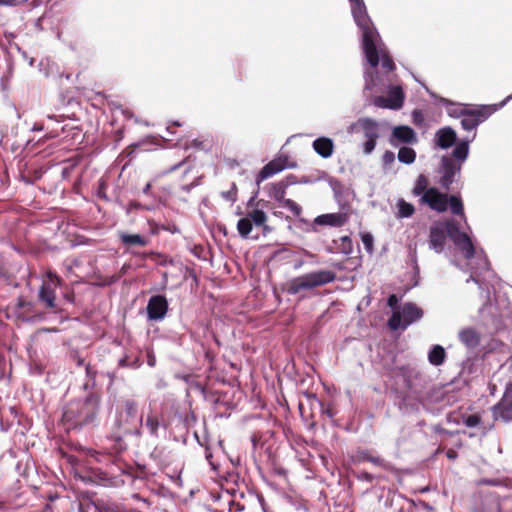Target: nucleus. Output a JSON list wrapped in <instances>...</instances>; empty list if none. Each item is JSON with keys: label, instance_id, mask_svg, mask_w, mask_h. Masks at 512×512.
Listing matches in <instances>:
<instances>
[{"label": "nucleus", "instance_id": "obj_60", "mask_svg": "<svg viewBox=\"0 0 512 512\" xmlns=\"http://www.w3.org/2000/svg\"><path fill=\"white\" fill-rule=\"evenodd\" d=\"M191 186H192V185H190V186H184L183 188H184L186 191H189V190H190V188H191Z\"/></svg>", "mask_w": 512, "mask_h": 512}, {"label": "nucleus", "instance_id": "obj_15", "mask_svg": "<svg viewBox=\"0 0 512 512\" xmlns=\"http://www.w3.org/2000/svg\"><path fill=\"white\" fill-rule=\"evenodd\" d=\"M493 414L496 420L501 419L506 423L512 421V383L507 385L501 401L494 406Z\"/></svg>", "mask_w": 512, "mask_h": 512}, {"label": "nucleus", "instance_id": "obj_36", "mask_svg": "<svg viewBox=\"0 0 512 512\" xmlns=\"http://www.w3.org/2000/svg\"><path fill=\"white\" fill-rule=\"evenodd\" d=\"M464 424L470 428L476 427L480 424V417L476 414L469 415L465 418Z\"/></svg>", "mask_w": 512, "mask_h": 512}, {"label": "nucleus", "instance_id": "obj_35", "mask_svg": "<svg viewBox=\"0 0 512 512\" xmlns=\"http://www.w3.org/2000/svg\"><path fill=\"white\" fill-rule=\"evenodd\" d=\"M236 194H237V187H236V184L233 183L231 186V189L228 191L222 192L221 196L228 201L235 202Z\"/></svg>", "mask_w": 512, "mask_h": 512}, {"label": "nucleus", "instance_id": "obj_52", "mask_svg": "<svg viewBox=\"0 0 512 512\" xmlns=\"http://www.w3.org/2000/svg\"><path fill=\"white\" fill-rule=\"evenodd\" d=\"M33 131H41L43 130V126L42 125H34V127L32 128Z\"/></svg>", "mask_w": 512, "mask_h": 512}, {"label": "nucleus", "instance_id": "obj_51", "mask_svg": "<svg viewBox=\"0 0 512 512\" xmlns=\"http://www.w3.org/2000/svg\"><path fill=\"white\" fill-rule=\"evenodd\" d=\"M511 99H512V94L509 95L505 100H503V102L500 104V107H503Z\"/></svg>", "mask_w": 512, "mask_h": 512}, {"label": "nucleus", "instance_id": "obj_1", "mask_svg": "<svg viewBox=\"0 0 512 512\" xmlns=\"http://www.w3.org/2000/svg\"><path fill=\"white\" fill-rule=\"evenodd\" d=\"M446 235L463 252L467 260L473 259L476 255L477 266L471 265V275L467 282L472 280L481 290H487L489 293L485 279L481 278L482 273L488 274V277L493 276L488 259L483 255V250H480L479 253L476 252L471 238L467 233L460 231L459 223L456 220L447 221L445 227L431 226L428 241L430 249H433L436 253H441L444 250Z\"/></svg>", "mask_w": 512, "mask_h": 512}, {"label": "nucleus", "instance_id": "obj_30", "mask_svg": "<svg viewBox=\"0 0 512 512\" xmlns=\"http://www.w3.org/2000/svg\"><path fill=\"white\" fill-rule=\"evenodd\" d=\"M251 219L246 217L241 218L237 223V230L243 238H248L252 231Z\"/></svg>", "mask_w": 512, "mask_h": 512}, {"label": "nucleus", "instance_id": "obj_44", "mask_svg": "<svg viewBox=\"0 0 512 512\" xmlns=\"http://www.w3.org/2000/svg\"><path fill=\"white\" fill-rule=\"evenodd\" d=\"M147 363L150 367H154L156 365V358L151 352H148Z\"/></svg>", "mask_w": 512, "mask_h": 512}, {"label": "nucleus", "instance_id": "obj_62", "mask_svg": "<svg viewBox=\"0 0 512 512\" xmlns=\"http://www.w3.org/2000/svg\"><path fill=\"white\" fill-rule=\"evenodd\" d=\"M65 298L68 300V301H71V297L69 295H65Z\"/></svg>", "mask_w": 512, "mask_h": 512}, {"label": "nucleus", "instance_id": "obj_42", "mask_svg": "<svg viewBox=\"0 0 512 512\" xmlns=\"http://www.w3.org/2000/svg\"><path fill=\"white\" fill-rule=\"evenodd\" d=\"M22 2H24V0H0V5L14 6Z\"/></svg>", "mask_w": 512, "mask_h": 512}, {"label": "nucleus", "instance_id": "obj_28", "mask_svg": "<svg viewBox=\"0 0 512 512\" xmlns=\"http://www.w3.org/2000/svg\"><path fill=\"white\" fill-rule=\"evenodd\" d=\"M398 212L396 214L397 218H409L414 212L415 208L411 203L406 202L404 199H399L397 201Z\"/></svg>", "mask_w": 512, "mask_h": 512}, {"label": "nucleus", "instance_id": "obj_47", "mask_svg": "<svg viewBox=\"0 0 512 512\" xmlns=\"http://www.w3.org/2000/svg\"><path fill=\"white\" fill-rule=\"evenodd\" d=\"M141 365V361L139 358H135L134 360H130V368H138Z\"/></svg>", "mask_w": 512, "mask_h": 512}, {"label": "nucleus", "instance_id": "obj_43", "mask_svg": "<svg viewBox=\"0 0 512 512\" xmlns=\"http://www.w3.org/2000/svg\"><path fill=\"white\" fill-rule=\"evenodd\" d=\"M119 366L120 367H130V359L128 356H124L119 360Z\"/></svg>", "mask_w": 512, "mask_h": 512}, {"label": "nucleus", "instance_id": "obj_13", "mask_svg": "<svg viewBox=\"0 0 512 512\" xmlns=\"http://www.w3.org/2000/svg\"><path fill=\"white\" fill-rule=\"evenodd\" d=\"M147 317L151 321L163 320L168 311V301L163 295H154L150 297L147 307Z\"/></svg>", "mask_w": 512, "mask_h": 512}, {"label": "nucleus", "instance_id": "obj_57", "mask_svg": "<svg viewBox=\"0 0 512 512\" xmlns=\"http://www.w3.org/2000/svg\"><path fill=\"white\" fill-rule=\"evenodd\" d=\"M34 61H35V60H34V58H31V59H30V61H29V64H30L31 66H33V65H34Z\"/></svg>", "mask_w": 512, "mask_h": 512}, {"label": "nucleus", "instance_id": "obj_56", "mask_svg": "<svg viewBox=\"0 0 512 512\" xmlns=\"http://www.w3.org/2000/svg\"><path fill=\"white\" fill-rule=\"evenodd\" d=\"M57 136H58L57 134H52V133H50V134H48L46 137H47V138H55V137H57Z\"/></svg>", "mask_w": 512, "mask_h": 512}, {"label": "nucleus", "instance_id": "obj_8", "mask_svg": "<svg viewBox=\"0 0 512 512\" xmlns=\"http://www.w3.org/2000/svg\"><path fill=\"white\" fill-rule=\"evenodd\" d=\"M362 131L366 141L363 144V152L365 154H371L375 147L377 139L380 137V128L376 120L363 117L359 118L356 122L350 124L347 128L349 134L357 133Z\"/></svg>", "mask_w": 512, "mask_h": 512}, {"label": "nucleus", "instance_id": "obj_23", "mask_svg": "<svg viewBox=\"0 0 512 512\" xmlns=\"http://www.w3.org/2000/svg\"><path fill=\"white\" fill-rule=\"evenodd\" d=\"M375 46L377 51L376 53L378 54V63L381 60V65L387 72L393 71L395 68L394 62L388 55L386 48L380 38L379 40L375 41Z\"/></svg>", "mask_w": 512, "mask_h": 512}, {"label": "nucleus", "instance_id": "obj_12", "mask_svg": "<svg viewBox=\"0 0 512 512\" xmlns=\"http://www.w3.org/2000/svg\"><path fill=\"white\" fill-rule=\"evenodd\" d=\"M404 103V93L400 86H391L388 91V96H377L373 104L376 107L380 108H389L393 110H398L403 106Z\"/></svg>", "mask_w": 512, "mask_h": 512}, {"label": "nucleus", "instance_id": "obj_64", "mask_svg": "<svg viewBox=\"0 0 512 512\" xmlns=\"http://www.w3.org/2000/svg\"><path fill=\"white\" fill-rule=\"evenodd\" d=\"M173 125L174 126H180V123L179 122H173Z\"/></svg>", "mask_w": 512, "mask_h": 512}, {"label": "nucleus", "instance_id": "obj_26", "mask_svg": "<svg viewBox=\"0 0 512 512\" xmlns=\"http://www.w3.org/2000/svg\"><path fill=\"white\" fill-rule=\"evenodd\" d=\"M440 103L447 107V113L451 117L461 118L467 110L464 106L455 105L445 98H441Z\"/></svg>", "mask_w": 512, "mask_h": 512}, {"label": "nucleus", "instance_id": "obj_33", "mask_svg": "<svg viewBox=\"0 0 512 512\" xmlns=\"http://www.w3.org/2000/svg\"><path fill=\"white\" fill-rule=\"evenodd\" d=\"M284 194L285 185L282 182L273 185L272 191L270 193L272 197H274L276 200H281L284 198Z\"/></svg>", "mask_w": 512, "mask_h": 512}, {"label": "nucleus", "instance_id": "obj_14", "mask_svg": "<svg viewBox=\"0 0 512 512\" xmlns=\"http://www.w3.org/2000/svg\"><path fill=\"white\" fill-rule=\"evenodd\" d=\"M491 112L488 111L487 107L481 109H467L461 117V126L466 131H472L477 128L482 122H484Z\"/></svg>", "mask_w": 512, "mask_h": 512}, {"label": "nucleus", "instance_id": "obj_40", "mask_svg": "<svg viewBox=\"0 0 512 512\" xmlns=\"http://www.w3.org/2000/svg\"><path fill=\"white\" fill-rule=\"evenodd\" d=\"M150 210L151 208L149 206L143 205L140 202L137 201H131L129 203V210Z\"/></svg>", "mask_w": 512, "mask_h": 512}, {"label": "nucleus", "instance_id": "obj_7", "mask_svg": "<svg viewBox=\"0 0 512 512\" xmlns=\"http://www.w3.org/2000/svg\"><path fill=\"white\" fill-rule=\"evenodd\" d=\"M335 279L334 272L330 270L313 271L291 279L287 283L286 291L296 295L303 290H310L328 284Z\"/></svg>", "mask_w": 512, "mask_h": 512}, {"label": "nucleus", "instance_id": "obj_61", "mask_svg": "<svg viewBox=\"0 0 512 512\" xmlns=\"http://www.w3.org/2000/svg\"><path fill=\"white\" fill-rule=\"evenodd\" d=\"M164 281L167 282V273L163 274Z\"/></svg>", "mask_w": 512, "mask_h": 512}, {"label": "nucleus", "instance_id": "obj_25", "mask_svg": "<svg viewBox=\"0 0 512 512\" xmlns=\"http://www.w3.org/2000/svg\"><path fill=\"white\" fill-rule=\"evenodd\" d=\"M445 358L446 352L441 345H434L428 353V360L430 364L434 366L442 365L445 361Z\"/></svg>", "mask_w": 512, "mask_h": 512}, {"label": "nucleus", "instance_id": "obj_21", "mask_svg": "<svg viewBox=\"0 0 512 512\" xmlns=\"http://www.w3.org/2000/svg\"><path fill=\"white\" fill-rule=\"evenodd\" d=\"M458 337L460 342L468 349H474L480 344V333L471 327L463 328L460 330Z\"/></svg>", "mask_w": 512, "mask_h": 512}, {"label": "nucleus", "instance_id": "obj_53", "mask_svg": "<svg viewBox=\"0 0 512 512\" xmlns=\"http://www.w3.org/2000/svg\"><path fill=\"white\" fill-rule=\"evenodd\" d=\"M181 165H182V163H178V164H176V165L172 166V167L169 169V172L176 170V169H177V168H179Z\"/></svg>", "mask_w": 512, "mask_h": 512}, {"label": "nucleus", "instance_id": "obj_19", "mask_svg": "<svg viewBox=\"0 0 512 512\" xmlns=\"http://www.w3.org/2000/svg\"><path fill=\"white\" fill-rule=\"evenodd\" d=\"M346 221L347 216L343 213H329L317 216L314 219V224L341 227L346 223Z\"/></svg>", "mask_w": 512, "mask_h": 512}, {"label": "nucleus", "instance_id": "obj_5", "mask_svg": "<svg viewBox=\"0 0 512 512\" xmlns=\"http://www.w3.org/2000/svg\"><path fill=\"white\" fill-rule=\"evenodd\" d=\"M143 416L138 415V403L133 399H126L122 402L121 410L117 411L114 422L116 431L112 433V438L122 449V439L126 435H142Z\"/></svg>", "mask_w": 512, "mask_h": 512}, {"label": "nucleus", "instance_id": "obj_63", "mask_svg": "<svg viewBox=\"0 0 512 512\" xmlns=\"http://www.w3.org/2000/svg\"><path fill=\"white\" fill-rule=\"evenodd\" d=\"M364 476H365L366 479H370V475L369 474L365 473Z\"/></svg>", "mask_w": 512, "mask_h": 512}, {"label": "nucleus", "instance_id": "obj_10", "mask_svg": "<svg viewBox=\"0 0 512 512\" xmlns=\"http://www.w3.org/2000/svg\"><path fill=\"white\" fill-rule=\"evenodd\" d=\"M418 373L410 371L404 375L405 386L408 393L403 396L399 403L400 409L405 413L417 411L420 406L421 385Z\"/></svg>", "mask_w": 512, "mask_h": 512}, {"label": "nucleus", "instance_id": "obj_24", "mask_svg": "<svg viewBox=\"0 0 512 512\" xmlns=\"http://www.w3.org/2000/svg\"><path fill=\"white\" fill-rule=\"evenodd\" d=\"M149 432V434L154 438H159V429L161 427L165 428V424L161 423L158 416L153 412L147 414L146 418H143V424Z\"/></svg>", "mask_w": 512, "mask_h": 512}, {"label": "nucleus", "instance_id": "obj_9", "mask_svg": "<svg viewBox=\"0 0 512 512\" xmlns=\"http://www.w3.org/2000/svg\"><path fill=\"white\" fill-rule=\"evenodd\" d=\"M422 317L423 310L415 303L407 302L399 306L398 310L393 311L388 320V326L391 330H405Z\"/></svg>", "mask_w": 512, "mask_h": 512}, {"label": "nucleus", "instance_id": "obj_27", "mask_svg": "<svg viewBox=\"0 0 512 512\" xmlns=\"http://www.w3.org/2000/svg\"><path fill=\"white\" fill-rule=\"evenodd\" d=\"M247 218L251 219L252 225L263 226L264 231H269V227L264 225L267 220V215L263 210L254 209L247 214Z\"/></svg>", "mask_w": 512, "mask_h": 512}, {"label": "nucleus", "instance_id": "obj_22", "mask_svg": "<svg viewBox=\"0 0 512 512\" xmlns=\"http://www.w3.org/2000/svg\"><path fill=\"white\" fill-rule=\"evenodd\" d=\"M313 149L322 158H329L334 151V143L328 137H319L313 141Z\"/></svg>", "mask_w": 512, "mask_h": 512}, {"label": "nucleus", "instance_id": "obj_37", "mask_svg": "<svg viewBox=\"0 0 512 512\" xmlns=\"http://www.w3.org/2000/svg\"><path fill=\"white\" fill-rule=\"evenodd\" d=\"M382 161L384 166L391 165L395 161V154L392 151H386L383 154Z\"/></svg>", "mask_w": 512, "mask_h": 512}, {"label": "nucleus", "instance_id": "obj_18", "mask_svg": "<svg viewBox=\"0 0 512 512\" xmlns=\"http://www.w3.org/2000/svg\"><path fill=\"white\" fill-rule=\"evenodd\" d=\"M417 142L415 131L409 126H397L393 129L390 143L397 146L398 143L414 144Z\"/></svg>", "mask_w": 512, "mask_h": 512}, {"label": "nucleus", "instance_id": "obj_38", "mask_svg": "<svg viewBox=\"0 0 512 512\" xmlns=\"http://www.w3.org/2000/svg\"><path fill=\"white\" fill-rule=\"evenodd\" d=\"M362 242L367 250H371L373 247V237L370 234H364L362 236Z\"/></svg>", "mask_w": 512, "mask_h": 512}, {"label": "nucleus", "instance_id": "obj_4", "mask_svg": "<svg viewBox=\"0 0 512 512\" xmlns=\"http://www.w3.org/2000/svg\"><path fill=\"white\" fill-rule=\"evenodd\" d=\"M98 408L99 399L95 395L70 401L63 408L62 421L67 430L81 428L95 421Z\"/></svg>", "mask_w": 512, "mask_h": 512}, {"label": "nucleus", "instance_id": "obj_58", "mask_svg": "<svg viewBox=\"0 0 512 512\" xmlns=\"http://www.w3.org/2000/svg\"><path fill=\"white\" fill-rule=\"evenodd\" d=\"M253 201H254V197H252V198L249 200L248 205H249V206H250V205H252V204H253Z\"/></svg>", "mask_w": 512, "mask_h": 512}, {"label": "nucleus", "instance_id": "obj_34", "mask_svg": "<svg viewBox=\"0 0 512 512\" xmlns=\"http://www.w3.org/2000/svg\"><path fill=\"white\" fill-rule=\"evenodd\" d=\"M283 206L293 212L295 215H299L301 212V207L291 199H284Z\"/></svg>", "mask_w": 512, "mask_h": 512}, {"label": "nucleus", "instance_id": "obj_6", "mask_svg": "<svg viewBox=\"0 0 512 512\" xmlns=\"http://www.w3.org/2000/svg\"><path fill=\"white\" fill-rule=\"evenodd\" d=\"M420 204L427 205L430 209L436 212H445L449 207L454 215L461 216L466 221L462 200L459 196L440 192L437 188L431 187L419 199Z\"/></svg>", "mask_w": 512, "mask_h": 512}, {"label": "nucleus", "instance_id": "obj_54", "mask_svg": "<svg viewBox=\"0 0 512 512\" xmlns=\"http://www.w3.org/2000/svg\"><path fill=\"white\" fill-rule=\"evenodd\" d=\"M422 506L427 510H432V507L426 502H422Z\"/></svg>", "mask_w": 512, "mask_h": 512}, {"label": "nucleus", "instance_id": "obj_49", "mask_svg": "<svg viewBox=\"0 0 512 512\" xmlns=\"http://www.w3.org/2000/svg\"><path fill=\"white\" fill-rule=\"evenodd\" d=\"M447 457L450 458V459H454L456 457V452L453 451V450H448L447 451Z\"/></svg>", "mask_w": 512, "mask_h": 512}, {"label": "nucleus", "instance_id": "obj_41", "mask_svg": "<svg viewBox=\"0 0 512 512\" xmlns=\"http://www.w3.org/2000/svg\"><path fill=\"white\" fill-rule=\"evenodd\" d=\"M157 257L160 259L158 261L159 265L166 266L168 264H172L173 260L171 258H168L167 256L157 254Z\"/></svg>", "mask_w": 512, "mask_h": 512}, {"label": "nucleus", "instance_id": "obj_29", "mask_svg": "<svg viewBox=\"0 0 512 512\" xmlns=\"http://www.w3.org/2000/svg\"><path fill=\"white\" fill-rule=\"evenodd\" d=\"M416 152L413 148L403 146L399 149L398 160L404 164H412L415 161Z\"/></svg>", "mask_w": 512, "mask_h": 512}, {"label": "nucleus", "instance_id": "obj_46", "mask_svg": "<svg viewBox=\"0 0 512 512\" xmlns=\"http://www.w3.org/2000/svg\"><path fill=\"white\" fill-rule=\"evenodd\" d=\"M323 413L326 414L330 419H332L334 417V415H335V412L329 406L327 408L323 409Z\"/></svg>", "mask_w": 512, "mask_h": 512}, {"label": "nucleus", "instance_id": "obj_11", "mask_svg": "<svg viewBox=\"0 0 512 512\" xmlns=\"http://www.w3.org/2000/svg\"><path fill=\"white\" fill-rule=\"evenodd\" d=\"M48 277L50 281L42 283L38 292V298L46 308L55 310L57 308L55 286L60 284L61 280L51 272L48 273Z\"/></svg>", "mask_w": 512, "mask_h": 512}, {"label": "nucleus", "instance_id": "obj_16", "mask_svg": "<svg viewBox=\"0 0 512 512\" xmlns=\"http://www.w3.org/2000/svg\"><path fill=\"white\" fill-rule=\"evenodd\" d=\"M287 160V157H279L267 163L258 173L256 183L259 185L262 181L283 171L285 168L294 167V165L288 164Z\"/></svg>", "mask_w": 512, "mask_h": 512}, {"label": "nucleus", "instance_id": "obj_17", "mask_svg": "<svg viewBox=\"0 0 512 512\" xmlns=\"http://www.w3.org/2000/svg\"><path fill=\"white\" fill-rule=\"evenodd\" d=\"M435 145L443 150H446L455 146L459 143L457 142V134L454 129L449 126L440 128L436 131L434 136Z\"/></svg>", "mask_w": 512, "mask_h": 512}, {"label": "nucleus", "instance_id": "obj_2", "mask_svg": "<svg viewBox=\"0 0 512 512\" xmlns=\"http://www.w3.org/2000/svg\"><path fill=\"white\" fill-rule=\"evenodd\" d=\"M353 19L361 31L362 47L370 68L365 71L364 94L377 86L378 77L376 68L378 66V54L376 53L375 41L379 40V33L371 21L366 5L363 0H349Z\"/></svg>", "mask_w": 512, "mask_h": 512}, {"label": "nucleus", "instance_id": "obj_31", "mask_svg": "<svg viewBox=\"0 0 512 512\" xmlns=\"http://www.w3.org/2000/svg\"><path fill=\"white\" fill-rule=\"evenodd\" d=\"M427 185H428L427 178L422 174L419 175L415 182L414 188H413V194L415 196L422 197V195L425 193V191L429 189V188H427Z\"/></svg>", "mask_w": 512, "mask_h": 512}, {"label": "nucleus", "instance_id": "obj_50", "mask_svg": "<svg viewBox=\"0 0 512 512\" xmlns=\"http://www.w3.org/2000/svg\"><path fill=\"white\" fill-rule=\"evenodd\" d=\"M433 429H434V431H435L436 433H445V432H446V431H445V429L441 428V427H440V426H438V425L434 426V428H433Z\"/></svg>", "mask_w": 512, "mask_h": 512}, {"label": "nucleus", "instance_id": "obj_3", "mask_svg": "<svg viewBox=\"0 0 512 512\" xmlns=\"http://www.w3.org/2000/svg\"><path fill=\"white\" fill-rule=\"evenodd\" d=\"M474 137L475 135L471 139L460 140L451 155L441 157L438 167L439 184L445 190H449L450 186L460 178L462 166L469 156V144Z\"/></svg>", "mask_w": 512, "mask_h": 512}, {"label": "nucleus", "instance_id": "obj_45", "mask_svg": "<svg viewBox=\"0 0 512 512\" xmlns=\"http://www.w3.org/2000/svg\"><path fill=\"white\" fill-rule=\"evenodd\" d=\"M366 459L376 465H382L383 463V459L379 457L367 456Z\"/></svg>", "mask_w": 512, "mask_h": 512}, {"label": "nucleus", "instance_id": "obj_32", "mask_svg": "<svg viewBox=\"0 0 512 512\" xmlns=\"http://www.w3.org/2000/svg\"><path fill=\"white\" fill-rule=\"evenodd\" d=\"M87 381L84 383L83 387L85 390L91 388L95 384V370L88 364L85 366Z\"/></svg>", "mask_w": 512, "mask_h": 512}, {"label": "nucleus", "instance_id": "obj_20", "mask_svg": "<svg viewBox=\"0 0 512 512\" xmlns=\"http://www.w3.org/2000/svg\"><path fill=\"white\" fill-rule=\"evenodd\" d=\"M119 240L121 244L125 247H145L149 244L150 240L146 236H142L140 234H130L127 232H119L118 233Z\"/></svg>", "mask_w": 512, "mask_h": 512}, {"label": "nucleus", "instance_id": "obj_48", "mask_svg": "<svg viewBox=\"0 0 512 512\" xmlns=\"http://www.w3.org/2000/svg\"><path fill=\"white\" fill-rule=\"evenodd\" d=\"M150 189H151V183H147V184L144 186L143 190H142L143 194H146V195H147V194H149Z\"/></svg>", "mask_w": 512, "mask_h": 512}, {"label": "nucleus", "instance_id": "obj_59", "mask_svg": "<svg viewBox=\"0 0 512 512\" xmlns=\"http://www.w3.org/2000/svg\"><path fill=\"white\" fill-rule=\"evenodd\" d=\"M48 119H56V116L55 115H48Z\"/></svg>", "mask_w": 512, "mask_h": 512}, {"label": "nucleus", "instance_id": "obj_39", "mask_svg": "<svg viewBox=\"0 0 512 512\" xmlns=\"http://www.w3.org/2000/svg\"><path fill=\"white\" fill-rule=\"evenodd\" d=\"M387 304L391 309H393V311L398 310L399 306L397 296L395 294L390 295L388 297Z\"/></svg>", "mask_w": 512, "mask_h": 512}, {"label": "nucleus", "instance_id": "obj_55", "mask_svg": "<svg viewBox=\"0 0 512 512\" xmlns=\"http://www.w3.org/2000/svg\"><path fill=\"white\" fill-rule=\"evenodd\" d=\"M77 364H78V366H82V365H84V360H83V359H81V358H78V360H77Z\"/></svg>", "mask_w": 512, "mask_h": 512}]
</instances>
